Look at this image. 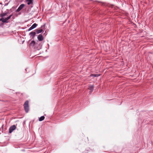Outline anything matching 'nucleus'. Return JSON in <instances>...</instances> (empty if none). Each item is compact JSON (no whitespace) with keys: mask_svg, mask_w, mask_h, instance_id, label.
<instances>
[{"mask_svg":"<svg viewBox=\"0 0 153 153\" xmlns=\"http://www.w3.org/2000/svg\"><path fill=\"white\" fill-rule=\"evenodd\" d=\"M43 31V30L42 29L38 30L36 29L35 30V32L36 34H39L40 33H41Z\"/></svg>","mask_w":153,"mask_h":153,"instance_id":"obj_9","label":"nucleus"},{"mask_svg":"<svg viewBox=\"0 0 153 153\" xmlns=\"http://www.w3.org/2000/svg\"><path fill=\"white\" fill-rule=\"evenodd\" d=\"M37 39L39 41H42L43 40V37L42 35L40 34L39 35L37 36Z\"/></svg>","mask_w":153,"mask_h":153,"instance_id":"obj_5","label":"nucleus"},{"mask_svg":"<svg viewBox=\"0 0 153 153\" xmlns=\"http://www.w3.org/2000/svg\"><path fill=\"white\" fill-rule=\"evenodd\" d=\"M30 28H29L28 29V31H30Z\"/></svg>","mask_w":153,"mask_h":153,"instance_id":"obj_18","label":"nucleus"},{"mask_svg":"<svg viewBox=\"0 0 153 153\" xmlns=\"http://www.w3.org/2000/svg\"><path fill=\"white\" fill-rule=\"evenodd\" d=\"M100 74H92L91 75V76H93L94 77H98L100 76Z\"/></svg>","mask_w":153,"mask_h":153,"instance_id":"obj_11","label":"nucleus"},{"mask_svg":"<svg viewBox=\"0 0 153 153\" xmlns=\"http://www.w3.org/2000/svg\"><path fill=\"white\" fill-rule=\"evenodd\" d=\"M45 117L44 116L41 117L39 119V121H40L43 120L45 119Z\"/></svg>","mask_w":153,"mask_h":153,"instance_id":"obj_12","label":"nucleus"},{"mask_svg":"<svg viewBox=\"0 0 153 153\" xmlns=\"http://www.w3.org/2000/svg\"><path fill=\"white\" fill-rule=\"evenodd\" d=\"M35 44L36 42L35 41L33 40L30 43V46L33 47L35 45Z\"/></svg>","mask_w":153,"mask_h":153,"instance_id":"obj_10","label":"nucleus"},{"mask_svg":"<svg viewBox=\"0 0 153 153\" xmlns=\"http://www.w3.org/2000/svg\"><path fill=\"white\" fill-rule=\"evenodd\" d=\"M25 6V5L24 4H22L17 9L16 12H19Z\"/></svg>","mask_w":153,"mask_h":153,"instance_id":"obj_3","label":"nucleus"},{"mask_svg":"<svg viewBox=\"0 0 153 153\" xmlns=\"http://www.w3.org/2000/svg\"><path fill=\"white\" fill-rule=\"evenodd\" d=\"M29 28H30V30H32L33 29L32 27H30Z\"/></svg>","mask_w":153,"mask_h":153,"instance_id":"obj_17","label":"nucleus"},{"mask_svg":"<svg viewBox=\"0 0 153 153\" xmlns=\"http://www.w3.org/2000/svg\"><path fill=\"white\" fill-rule=\"evenodd\" d=\"M25 1L28 5L33 4V0H25Z\"/></svg>","mask_w":153,"mask_h":153,"instance_id":"obj_4","label":"nucleus"},{"mask_svg":"<svg viewBox=\"0 0 153 153\" xmlns=\"http://www.w3.org/2000/svg\"><path fill=\"white\" fill-rule=\"evenodd\" d=\"M36 34L35 31L32 32L30 33L29 35L30 36V37H32V38L33 39H34V37L35 36Z\"/></svg>","mask_w":153,"mask_h":153,"instance_id":"obj_7","label":"nucleus"},{"mask_svg":"<svg viewBox=\"0 0 153 153\" xmlns=\"http://www.w3.org/2000/svg\"><path fill=\"white\" fill-rule=\"evenodd\" d=\"M8 19L7 18L5 19H4L3 18H1L0 19V21L2 22L3 23H8Z\"/></svg>","mask_w":153,"mask_h":153,"instance_id":"obj_6","label":"nucleus"},{"mask_svg":"<svg viewBox=\"0 0 153 153\" xmlns=\"http://www.w3.org/2000/svg\"><path fill=\"white\" fill-rule=\"evenodd\" d=\"M16 127L15 125H13L11 126L9 128V133H11L16 128Z\"/></svg>","mask_w":153,"mask_h":153,"instance_id":"obj_2","label":"nucleus"},{"mask_svg":"<svg viewBox=\"0 0 153 153\" xmlns=\"http://www.w3.org/2000/svg\"><path fill=\"white\" fill-rule=\"evenodd\" d=\"M23 105L25 112L26 113L28 112L29 111V101L28 100L26 101Z\"/></svg>","mask_w":153,"mask_h":153,"instance_id":"obj_1","label":"nucleus"},{"mask_svg":"<svg viewBox=\"0 0 153 153\" xmlns=\"http://www.w3.org/2000/svg\"><path fill=\"white\" fill-rule=\"evenodd\" d=\"M12 16V15H10V16H8L7 17V19H8V20L11 18V17Z\"/></svg>","mask_w":153,"mask_h":153,"instance_id":"obj_15","label":"nucleus"},{"mask_svg":"<svg viewBox=\"0 0 153 153\" xmlns=\"http://www.w3.org/2000/svg\"><path fill=\"white\" fill-rule=\"evenodd\" d=\"M37 26V24H36V23H34L31 27H32L33 29L34 28L36 27Z\"/></svg>","mask_w":153,"mask_h":153,"instance_id":"obj_14","label":"nucleus"},{"mask_svg":"<svg viewBox=\"0 0 153 153\" xmlns=\"http://www.w3.org/2000/svg\"><path fill=\"white\" fill-rule=\"evenodd\" d=\"M94 88V85H91L89 86L88 89L90 90V93H91L93 91Z\"/></svg>","mask_w":153,"mask_h":153,"instance_id":"obj_8","label":"nucleus"},{"mask_svg":"<svg viewBox=\"0 0 153 153\" xmlns=\"http://www.w3.org/2000/svg\"><path fill=\"white\" fill-rule=\"evenodd\" d=\"M45 24H44V25H43L41 27V28H43V27H45Z\"/></svg>","mask_w":153,"mask_h":153,"instance_id":"obj_16","label":"nucleus"},{"mask_svg":"<svg viewBox=\"0 0 153 153\" xmlns=\"http://www.w3.org/2000/svg\"><path fill=\"white\" fill-rule=\"evenodd\" d=\"M8 14L7 13H4L1 14V16L2 18L3 17L7 16V14Z\"/></svg>","mask_w":153,"mask_h":153,"instance_id":"obj_13","label":"nucleus"}]
</instances>
